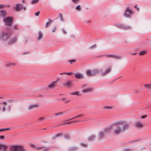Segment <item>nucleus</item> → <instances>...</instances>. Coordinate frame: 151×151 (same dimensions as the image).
<instances>
[{
  "label": "nucleus",
  "instance_id": "obj_1",
  "mask_svg": "<svg viewBox=\"0 0 151 151\" xmlns=\"http://www.w3.org/2000/svg\"><path fill=\"white\" fill-rule=\"evenodd\" d=\"M116 128L113 131L114 134L118 135L129 129V124L125 121H117L115 123Z\"/></svg>",
  "mask_w": 151,
  "mask_h": 151
},
{
  "label": "nucleus",
  "instance_id": "obj_2",
  "mask_svg": "<svg viewBox=\"0 0 151 151\" xmlns=\"http://www.w3.org/2000/svg\"><path fill=\"white\" fill-rule=\"evenodd\" d=\"M10 28H7L6 30H3L1 33V40L2 41H7L10 37L12 33L9 32Z\"/></svg>",
  "mask_w": 151,
  "mask_h": 151
},
{
  "label": "nucleus",
  "instance_id": "obj_3",
  "mask_svg": "<svg viewBox=\"0 0 151 151\" xmlns=\"http://www.w3.org/2000/svg\"><path fill=\"white\" fill-rule=\"evenodd\" d=\"M13 20V17H5L3 19L4 22L6 25L9 27L12 25Z\"/></svg>",
  "mask_w": 151,
  "mask_h": 151
},
{
  "label": "nucleus",
  "instance_id": "obj_4",
  "mask_svg": "<svg viewBox=\"0 0 151 151\" xmlns=\"http://www.w3.org/2000/svg\"><path fill=\"white\" fill-rule=\"evenodd\" d=\"M133 14L132 10L128 8H127L125 10L124 13V16L127 17H130Z\"/></svg>",
  "mask_w": 151,
  "mask_h": 151
},
{
  "label": "nucleus",
  "instance_id": "obj_5",
  "mask_svg": "<svg viewBox=\"0 0 151 151\" xmlns=\"http://www.w3.org/2000/svg\"><path fill=\"white\" fill-rule=\"evenodd\" d=\"M7 103L6 102H2L0 103V111L4 112L6 110V106H7Z\"/></svg>",
  "mask_w": 151,
  "mask_h": 151
},
{
  "label": "nucleus",
  "instance_id": "obj_6",
  "mask_svg": "<svg viewBox=\"0 0 151 151\" xmlns=\"http://www.w3.org/2000/svg\"><path fill=\"white\" fill-rule=\"evenodd\" d=\"M117 26L118 27L122 28L124 30H129L131 29V27L130 25H125L124 24H120Z\"/></svg>",
  "mask_w": 151,
  "mask_h": 151
},
{
  "label": "nucleus",
  "instance_id": "obj_7",
  "mask_svg": "<svg viewBox=\"0 0 151 151\" xmlns=\"http://www.w3.org/2000/svg\"><path fill=\"white\" fill-rule=\"evenodd\" d=\"M17 37H14L9 40L7 42V44L9 45L13 44L17 41Z\"/></svg>",
  "mask_w": 151,
  "mask_h": 151
},
{
  "label": "nucleus",
  "instance_id": "obj_8",
  "mask_svg": "<svg viewBox=\"0 0 151 151\" xmlns=\"http://www.w3.org/2000/svg\"><path fill=\"white\" fill-rule=\"evenodd\" d=\"M111 67H109L108 68L106 69L105 71L101 73V75L102 76H104L109 73L111 71Z\"/></svg>",
  "mask_w": 151,
  "mask_h": 151
},
{
  "label": "nucleus",
  "instance_id": "obj_9",
  "mask_svg": "<svg viewBox=\"0 0 151 151\" xmlns=\"http://www.w3.org/2000/svg\"><path fill=\"white\" fill-rule=\"evenodd\" d=\"M106 58H115L116 59H120L122 57L121 56H119L117 55H106Z\"/></svg>",
  "mask_w": 151,
  "mask_h": 151
},
{
  "label": "nucleus",
  "instance_id": "obj_10",
  "mask_svg": "<svg viewBox=\"0 0 151 151\" xmlns=\"http://www.w3.org/2000/svg\"><path fill=\"white\" fill-rule=\"evenodd\" d=\"M10 149L12 151H18L19 149V145H16L12 146L11 147Z\"/></svg>",
  "mask_w": 151,
  "mask_h": 151
},
{
  "label": "nucleus",
  "instance_id": "obj_11",
  "mask_svg": "<svg viewBox=\"0 0 151 151\" xmlns=\"http://www.w3.org/2000/svg\"><path fill=\"white\" fill-rule=\"evenodd\" d=\"M109 130L105 129V130L103 132H100L99 133V134L98 136L99 139V140H101L104 137L105 133H106V132L109 131Z\"/></svg>",
  "mask_w": 151,
  "mask_h": 151
},
{
  "label": "nucleus",
  "instance_id": "obj_12",
  "mask_svg": "<svg viewBox=\"0 0 151 151\" xmlns=\"http://www.w3.org/2000/svg\"><path fill=\"white\" fill-rule=\"evenodd\" d=\"M93 76H95L98 74L99 73L101 72L102 70L101 69H95L92 71Z\"/></svg>",
  "mask_w": 151,
  "mask_h": 151
},
{
  "label": "nucleus",
  "instance_id": "obj_13",
  "mask_svg": "<svg viewBox=\"0 0 151 151\" xmlns=\"http://www.w3.org/2000/svg\"><path fill=\"white\" fill-rule=\"evenodd\" d=\"M75 77L77 79H81L83 78V75L81 73H76L74 74Z\"/></svg>",
  "mask_w": 151,
  "mask_h": 151
},
{
  "label": "nucleus",
  "instance_id": "obj_14",
  "mask_svg": "<svg viewBox=\"0 0 151 151\" xmlns=\"http://www.w3.org/2000/svg\"><path fill=\"white\" fill-rule=\"evenodd\" d=\"M22 7V5L21 4H17L15 9L17 11H19L21 10Z\"/></svg>",
  "mask_w": 151,
  "mask_h": 151
},
{
  "label": "nucleus",
  "instance_id": "obj_15",
  "mask_svg": "<svg viewBox=\"0 0 151 151\" xmlns=\"http://www.w3.org/2000/svg\"><path fill=\"white\" fill-rule=\"evenodd\" d=\"M134 125L137 127L141 128L143 127V124L141 122H138L135 124Z\"/></svg>",
  "mask_w": 151,
  "mask_h": 151
},
{
  "label": "nucleus",
  "instance_id": "obj_16",
  "mask_svg": "<svg viewBox=\"0 0 151 151\" xmlns=\"http://www.w3.org/2000/svg\"><path fill=\"white\" fill-rule=\"evenodd\" d=\"M39 107L38 104H33L30 105L28 108L29 110H31L34 109V108H37Z\"/></svg>",
  "mask_w": 151,
  "mask_h": 151
},
{
  "label": "nucleus",
  "instance_id": "obj_17",
  "mask_svg": "<svg viewBox=\"0 0 151 151\" xmlns=\"http://www.w3.org/2000/svg\"><path fill=\"white\" fill-rule=\"evenodd\" d=\"M43 37V34L42 32L40 31L38 32V36L37 38V40L38 41L41 40Z\"/></svg>",
  "mask_w": 151,
  "mask_h": 151
},
{
  "label": "nucleus",
  "instance_id": "obj_18",
  "mask_svg": "<svg viewBox=\"0 0 151 151\" xmlns=\"http://www.w3.org/2000/svg\"><path fill=\"white\" fill-rule=\"evenodd\" d=\"M45 88H46L45 90H48L50 89H53L55 88V86H45Z\"/></svg>",
  "mask_w": 151,
  "mask_h": 151
},
{
  "label": "nucleus",
  "instance_id": "obj_19",
  "mask_svg": "<svg viewBox=\"0 0 151 151\" xmlns=\"http://www.w3.org/2000/svg\"><path fill=\"white\" fill-rule=\"evenodd\" d=\"M93 89L92 88H90L86 89L83 90L82 91L83 93L89 92L93 91Z\"/></svg>",
  "mask_w": 151,
  "mask_h": 151
},
{
  "label": "nucleus",
  "instance_id": "obj_20",
  "mask_svg": "<svg viewBox=\"0 0 151 151\" xmlns=\"http://www.w3.org/2000/svg\"><path fill=\"white\" fill-rule=\"evenodd\" d=\"M70 94L72 95H76L77 96H81V94L78 91H75L71 93Z\"/></svg>",
  "mask_w": 151,
  "mask_h": 151
},
{
  "label": "nucleus",
  "instance_id": "obj_21",
  "mask_svg": "<svg viewBox=\"0 0 151 151\" xmlns=\"http://www.w3.org/2000/svg\"><path fill=\"white\" fill-rule=\"evenodd\" d=\"M80 122L79 121H70V122H66V123H63L61 124V125H66L67 124H70L72 123H75V122Z\"/></svg>",
  "mask_w": 151,
  "mask_h": 151
},
{
  "label": "nucleus",
  "instance_id": "obj_22",
  "mask_svg": "<svg viewBox=\"0 0 151 151\" xmlns=\"http://www.w3.org/2000/svg\"><path fill=\"white\" fill-rule=\"evenodd\" d=\"M6 14V11L3 10L0 11V16L1 17L5 16Z\"/></svg>",
  "mask_w": 151,
  "mask_h": 151
},
{
  "label": "nucleus",
  "instance_id": "obj_23",
  "mask_svg": "<svg viewBox=\"0 0 151 151\" xmlns=\"http://www.w3.org/2000/svg\"><path fill=\"white\" fill-rule=\"evenodd\" d=\"M31 147H33V148H35L36 150H41L43 148V146H40L39 147H36L34 145H31Z\"/></svg>",
  "mask_w": 151,
  "mask_h": 151
},
{
  "label": "nucleus",
  "instance_id": "obj_24",
  "mask_svg": "<svg viewBox=\"0 0 151 151\" xmlns=\"http://www.w3.org/2000/svg\"><path fill=\"white\" fill-rule=\"evenodd\" d=\"M73 81H68L65 82L64 85H71L73 84Z\"/></svg>",
  "mask_w": 151,
  "mask_h": 151
},
{
  "label": "nucleus",
  "instance_id": "obj_25",
  "mask_svg": "<svg viewBox=\"0 0 151 151\" xmlns=\"http://www.w3.org/2000/svg\"><path fill=\"white\" fill-rule=\"evenodd\" d=\"M96 136L94 135H92L89 137L88 140L90 141H93L96 138Z\"/></svg>",
  "mask_w": 151,
  "mask_h": 151
},
{
  "label": "nucleus",
  "instance_id": "obj_26",
  "mask_svg": "<svg viewBox=\"0 0 151 151\" xmlns=\"http://www.w3.org/2000/svg\"><path fill=\"white\" fill-rule=\"evenodd\" d=\"M7 148L6 146L3 144H0V150L1 149L4 150H5Z\"/></svg>",
  "mask_w": 151,
  "mask_h": 151
},
{
  "label": "nucleus",
  "instance_id": "obj_27",
  "mask_svg": "<svg viewBox=\"0 0 151 151\" xmlns=\"http://www.w3.org/2000/svg\"><path fill=\"white\" fill-rule=\"evenodd\" d=\"M103 108L104 109H112L113 108L111 106H103Z\"/></svg>",
  "mask_w": 151,
  "mask_h": 151
},
{
  "label": "nucleus",
  "instance_id": "obj_28",
  "mask_svg": "<svg viewBox=\"0 0 151 151\" xmlns=\"http://www.w3.org/2000/svg\"><path fill=\"white\" fill-rule=\"evenodd\" d=\"M87 74L89 76H93L92 71H91L90 70H87L86 71Z\"/></svg>",
  "mask_w": 151,
  "mask_h": 151
},
{
  "label": "nucleus",
  "instance_id": "obj_29",
  "mask_svg": "<svg viewBox=\"0 0 151 151\" xmlns=\"http://www.w3.org/2000/svg\"><path fill=\"white\" fill-rule=\"evenodd\" d=\"M19 149L18 151H26L24 149V147L22 145H19Z\"/></svg>",
  "mask_w": 151,
  "mask_h": 151
},
{
  "label": "nucleus",
  "instance_id": "obj_30",
  "mask_svg": "<svg viewBox=\"0 0 151 151\" xmlns=\"http://www.w3.org/2000/svg\"><path fill=\"white\" fill-rule=\"evenodd\" d=\"M80 145L83 147H88V144L86 143H81L80 144Z\"/></svg>",
  "mask_w": 151,
  "mask_h": 151
},
{
  "label": "nucleus",
  "instance_id": "obj_31",
  "mask_svg": "<svg viewBox=\"0 0 151 151\" xmlns=\"http://www.w3.org/2000/svg\"><path fill=\"white\" fill-rule=\"evenodd\" d=\"M145 87L148 91L151 90V86H145Z\"/></svg>",
  "mask_w": 151,
  "mask_h": 151
},
{
  "label": "nucleus",
  "instance_id": "obj_32",
  "mask_svg": "<svg viewBox=\"0 0 151 151\" xmlns=\"http://www.w3.org/2000/svg\"><path fill=\"white\" fill-rule=\"evenodd\" d=\"M147 53V51L146 50H143L140 52L139 55H144Z\"/></svg>",
  "mask_w": 151,
  "mask_h": 151
},
{
  "label": "nucleus",
  "instance_id": "obj_33",
  "mask_svg": "<svg viewBox=\"0 0 151 151\" xmlns=\"http://www.w3.org/2000/svg\"><path fill=\"white\" fill-rule=\"evenodd\" d=\"M51 21L50 20L49 21L47 22L46 23L45 25V27L46 28L49 25H50L51 24Z\"/></svg>",
  "mask_w": 151,
  "mask_h": 151
},
{
  "label": "nucleus",
  "instance_id": "obj_34",
  "mask_svg": "<svg viewBox=\"0 0 151 151\" xmlns=\"http://www.w3.org/2000/svg\"><path fill=\"white\" fill-rule=\"evenodd\" d=\"M59 17H60L61 21L62 22H64V19L63 18V15L62 14L60 13L59 14Z\"/></svg>",
  "mask_w": 151,
  "mask_h": 151
},
{
  "label": "nucleus",
  "instance_id": "obj_35",
  "mask_svg": "<svg viewBox=\"0 0 151 151\" xmlns=\"http://www.w3.org/2000/svg\"><path fill=\"white\" fill-rule=\"evenodd\" d=\"M73 73L72 72H69V73H60V75H61L62 74H66L68 75H70L71 74Z\"/></svg>",
  "mask_w": 151,
  "mask_h": 151
},
{
  "label": "nucleus",
  "instance_id": "obj_36",
  "mask_svg": "<svg viewBox=\"0 0 151 151\" xmlns=\"http://www.w3.org/2000/svg\"><path fill=\"white\" fill-rule=\"evenodd\" d=\"M61 135L60 133L57 134H55V137H54L53 139H55L56 138L60 136Z\"/></svg>",
  "mask_w": 151,
  "mask_h": 151
},
{
  "label": "nucleus",
  "instance_id": "obj_37",
  "mask_svg": "<svg viewBox=\"0 0 151 151\" xmlns=\"http://www.w3.org/2000/svg\"><path fill=\"white\" fill-rule=\"evenodd\" d=\"M96 44H95V45H94L90 47H89V49H92L95 48H96Z\"/></svg>",
  "mask_w": 151,
  "mask_h": 151
},
{
  "label": "nucleus",
  "instance_id": "obj_38",
  "mask_svg": "<svg viewBox=\"0 0 151 151\" xmlns=\"http://www.w3.org/2000/svg\"><path fill=\"white\" fill-rule=\"evenodd\" d=\"M76 10L80 11L81 9V7L80 5H78L76 7Z\"/></svg>",
  "mask_w": 151,
  "mask_h": 151
},
{
  "label": "nucleus",
  "instance_id": "obj_39",
  "mask_svg": "<svg viewBox=\"0 0 151 151\" xmlns=\"http://www.w3.org/2000/svg\"><path fill=\"white\" fill-rule=\"evenodd\" d=\"M38 2V0H33L31 4H35Z\"/></svg>",
  "mask_w": 151,
  "mask_h": 151
},
{
  "label": "nucleus",
  "instance_id": "obj_40",
  "mask_svg": "<svg viewBox=\"0 0 151 151\" xmlns=\"http://www.w3.org/2000/svg\"><path fill=\"white\" fill-rule=\"evenodd\" d=\"M63 114V112H60L58 113H57L55 114V115L56 116H58V115H62Z\"/></svg>",
  "mask_w": 151,
  "mask_h": 151
},
{
  "label": "nucleus",
  "instance_id": "obj_41",
  "mask_svg": "<svg viewBox=\"0 0 151 151\" xmlns=\"http://www.w3.org/2000/svg\"><path fill=\"white\" fill-rule=\"evenodd\" d=\"M58 81H54L53 82H52L49 85H55V84Z\"/></svg>",
  "mask_w": 151,
  "mask_h": 151
},
{
  "label": "nucleus",
  "instance_id": "obj_42",
  "mask_svg": "<svg viewBox=\"0 0 151 151\" xmlns=\"http://www.w3.org/2000/svg\"><path fill=\"white\" fill-rule=\"evenodd\" d=\"M76 150V147H74L72 148H71L70 149V151H72L73 150Z\"/></svg>",
  "mask_w": 151,
  "mask_h": 151
},
{
  "label": "nucleus",
  "instance_id": "obj_43",
  "mask_svg": "<svg viewBox=\"0 0 151 151\" xmlns=\"http://www.w3.org/2000/svg\"><path fill=\"white\" fill-rule=\"evenodd\" d=\"M43 149H44V150L45 151H48L50 149V148L48 147L43 148Z\"/></svg>",
  "mask_w": 151,
  "mask_h": 151
},
{
  "label": "nucleus",
  "instance_id": "obj_44",
  "mask_svg": "<svg viewBox=\"0 0 151 151\" xmlns=\"http://www.w3.org/2000/svg\"><path fill=\"white\" fill-rule=\"evenodd\" d=\"M57 28L56 27H54L52 29V31L53 32H55V31Z\"/></svg>",
  "mask_w": 151,
  "mask_h": 151
},
{
  "label": "nucleus",
  "instance_id": "obj_45",
  "mask_svg": "<svg viewBox=\"0 0 151 151\" xmlns=\"http://www.w3.org/2000/svg\"><path fill=\"white\" fill-rule=\"evenodd\" d=\"M75 61V60H69V62L71 64H72Z\"/></svg>",
  "mask_w": 151,
  "mask_h": 151
},
{
  "label": "nucleus",
  "instance_id": "obj_46",
  "mask_svg": "<svg viewBox=\"0 0 151 151\" xmlns=\"http://www.w3.org/2000/svg\"><path fill=\"white\" fill-rule=\"evenodd\" d=\"M83 116V115L81 114H80V115L76 116H74V117H75V118H76L78 117L82 116Z\"/></svg>",
  "mask_w": 151,
  "mask_h": 151
},
{
  "label": "nucleus",
  "instance_id": "obj_47",
  "mask_svg": "<svg viewBox=\"0 0 151 151\" xmlns=\"http://www.w3.org/2000/svg\"><path fill=\"white\" fill-rule=\"evenodd\" d=\"M62 31L63 32V33L65 34H67V32L66 30L63 28L62 29Z\"/></svg>",
  "mask_w": 151,
  "mask_h": 151
},
{
  "label": "nucleus",
  "instance_id": "obj_48",
  "mask_svg": "<svg viewBox=\"0 0 151 151\" xmlns=\"http://www.w3.org/2000/svg\"><path fill=\"white\" fill-rule=\"evenodd\" d=\"M40 13V11H39L35 13V14L36 16H37L39 15Z\"/></svg>",
  "mask_w": 151,
  "mask_h": 151
},
{
  "label": "nucleus",
  "instance_id": "obj_49",
  "mask_svg": "<svg viewBox=\"0 0 151 151\" xmlns=\"http://www.w3.org/2000/svg\"><path fill=\"white\" fill-rule=\"evenodd\" d=\"M18 28V26L17 25H16L13 27V28L15 29H17Z\"/></svg>",
  "mask_w": 151,
  "mask_h": 151
},
{
  "label": "nucleus",
  "instance_id": "obj_50",
  "mask_svg": "<svg viewBox=\"0 0 151 151\" xmlns=\"http://www.w3.org/2000/svg\"><path fill=\"white\" fill-rule=\"evenodd\" d=\"M72 1L75 3H77L78 2L79 0H72Z\"/></svg>",
  "mask_w": 151,
  "mask_h": 151
},
{
  "label": "nucleus",
  "instance_id": "obj_51",
  "mask_svg": "<svg viewBox=\"0 0 151 151\" xmlns=\"http://www.w3.org/2000/svg\"><path fill=\"white\" fill-rule=\"evenodd\" d=\"M4 131H5L7 130H10V129L9 128H4Z\"/></svg>",
  "mask_w": 151,
  "mask_h": 151
},
{
  "label": "nucleus",
  "instance_id": "obj_52",
  "mask_svg": "<svg viewBox=\"0 0 151 151\" xmlns=\"http://www.w3.org/2000/svg\"><path fill=\"white\" fill-rule=\"evenodd\" d=\"M5 137L4 136H0V139H4Z\"/></svg>",
  "mask_w": 151,
  "mask_h": 151
},
{
  "label": "nucleus",
  "instance_id": "obj_53",
  "mask_svg": "<svg viewBox=\"0 0 151 151\" xmlns=\"http://www.w3.org/2000/svg\"><path fill=\"white\" fill-rule=\"evenodd\" d=\"M5 8V6L4 5L2 4L0 5V8Z\"/></svg>",
  "mask_w": 151,
  "mask_h": 151
},
{
  "label": "nucleus",
  "instance_id": "obj_54",
  "mask_svg": "<svg viewBox=\"0 0 151 151\" xmlns=\"http://www.w3.org/2000/svg\"><path fill=\"white\" fill-rule=\"evenodd\" d=\"M147 116L146 115H143L141 116V118L142 119H143L145 118Z\"/></svg>",
  "mask_w": 151,
  "mask_h": 151
},
{
  "label": "nucleus",
  "instance_id": "obj_55",
  "mask_svg": "<svg viewBox=\"0 0 151 151\" xmlns=\"http://www.w3.org/2000/svg\"><path fill=\"white\" fill-rule=\"evenodd\" d=\"M137 54V53H132L130 54V55H135Z\"/></svg>",
  "mask_w": 151,
  "mask_h": 151
},
{
  "label": "nucleus",
  "instance_id": "obj_56",
  "mask_svg": "<svg viewBox=\"0 0 151 151\" xmlns=\"http://www.w3.org/2000/svg\"><path fill=\"white\" fill-rule=\"evenodd\" d=\"M4 131V130L3 129H0V132H2Z\"/></svg>",
  "mask_w": 151,
  "mask_h": 151
},
{
  "label": "nucleus",
  "instance_id": "obj_57",
  "mask_svg": "<svg viewBox=\"0 0 151 151\" xmlns=\"http://www.w3.org/2000/svg\"><path fill=\"white\" fill-rule=\"evenodd\" d=\"M22 8H23V9L24 10H26V8H27L25 6H23Z\"/></svg>",
  "mask_w": 151,
  "mask_h": 151
},
{
  "label": "nucleus",
  "instance_id": "obj_58",
  "mask_svg": "<svg viewBox=\"0 0 151 151\" xmlns=\"http://www.w3.org/2000/svg\"><path fill=\"white\" fill-rule=\"evenodd\" d=\"M29 53L28 52H23L22 54L23 55H25V54H29Z\"/></svg>",
  "mask_w": 151,
  "mask_h": 151
},
{
  "label": "nucleus",
  "instance_id": "obj_59",
  "mask_svg": "<svg viewBox=\"0 0 151 151\" xmlns=\"http://www.w3.org/2000/svg\"><path fill=\"white\" fill-rule=\"evenodd\" d=\"M39 120H43V117H40L39 118Z\"/></svg>",
  "mask_w": 151,
  "mask_h": 151
},
{
  "label": "nucleus",
  "instance_id": "obj_60",
  "mask_svg": "<svg viewBox=\"0 0 151 151\" xmlns=\"http://www.w3.org/2000/svg\"><path fill=\"white\" fill-rule=\"evenodd\" d=\"M71 120V119H70H70H67V120H66L65 121V122H66V121H69V120Z\"/></svg>",
  "mask_w": 151,
  "mask_h": 151
},
{
  "label": "nucleus",
  "instance_id": "obj_61",
  "mask_svg": "<svg viewBox=\"0 0 151 151\" xmlns=\"http://www.w3.org/2000/svg\"><path fill=\"white\" fill-rule=\"evenodd\" d=\"M71 120V119H70H70H67V120H66L65 121V122H66V121H69V120Z\"/></svg>",
  "mask_w": 151,
  "mask_h": 151
},
{
  "label": "nucleus",
  "instance_id": "obj_62",
  "mask_svg": "<svg viewBox=\"0 0 151 151\" xmlns=\"http://www.w3.org/2000/svg\"><path fill=\"white\" fill-rule=\"evenodd\" d=\"M10 65H15V64H14V63H10Z\"/></svg>",
  "mask_w": 151,
  "mask_h": 151
},
{
  "label": "nucleus",
  "instance_id": "obj_63",
  "mask_svg": "<svg viewBox=\"0 0 151 151\" xmlns=\"http://www.w3.org/2000/svg\"><path fill=\"white\" fill-rule=\"evenodd\" d=\"M70 102V101L68 100L65 102V103H67L68 102Z\"/></svg>",
  "mask_w": 151,
  "mask_h": 151
},
{
  "label": "nucleus",
  "instance_id": "obj_64",
  "mask_svg": "<svg viewBox=\"0 0 151 151\" xmlns=\"http://www.w3.org/2000/svg\"><path fill=\"white\" fill-rule=\"evenodd\" d=\"M65 137L66 138H69V137L68 136H65Z\"/></svg>",
  "mask_w": 151,
  "mask_h": 151
}]
</instances>
